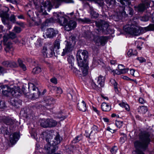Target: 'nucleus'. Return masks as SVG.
I'll return each mask as SVG.
<instances>
[{
  "mask_svg": "<svg viewBox=\"0 0 154 154\" xmlns=\"http://www.w3.org/2000/svg\"><path fill=\"white\" fill-rule=\"evenodd\" d=\"M120 106L123 108H125V109L127 111H129L130 109L129 105L126 103L122 102L119 104Z\"/></svg>",
  "mask_w": 154,
  "mask_h": 154,
  "instance_id": "obj_34",
  "label": "nucleus"
},
{
  "mask_svg": "<svg viewBox=\"0 0 154 154\" xmlns=\"http://www.w3.org/2000/svg\"><path fill=\"white\" fill-rule=\"evenodd\" d=\"M92 131L91 132L94 131L95 133H96L98 131V128L96 125H94L92 128Z\"/></svg>",
  "mask_w": 154,
  "mask_h": 154,
  "instance_id": "obj_55",
  "label": "nucleus"
},
{
  "mask_svg": "<svg viewBox=\"0 0 154 154\" xmlns=\"http://www.w3.org/2000/svg\"><path fill=\"white\" fill-rule=\"evenodd\" d=\"M3 41L5 50L6 52H9L10 51V41L7 36H4Z\"/></svg>",
  "mask_w": 154,
  "mask_h": 154,
  "instance_id": "obj_20",
  "label": "nucleus"
},
{
  "mask_svg": "<svg viewBox=\"0 0 154 154\" xmlns=\"http://www.w3.org/2000/svg\"><path fill=\"white\" fill-rule=\"evenodd\" d=\"M54 49L53 47H51L48 48L44 47L42 50V53L44 57H50L53 56L54 54Z\"/></svg>",
  "mask_w": 154,
  "mask_h": 154,
  "instance_id": "obj_10",
  "label": "nucleus"
},
{
  "mask_svg": "<svg viewBox=\"0 0 154 154\" xmlns=\"http://www.w3.org/2000/svg\"><path fill=\"white\" fill-rule=\"evenodd\" d=\"M125 31L127 33L134 35H138L141 33L149 30H154V24H151L144 28L139 27L130 22L124 27Z\"/></svg>",
  "mask_w": 154,
  "mask_h": 154,
  "instance_id": "obj_2",
  "label": "nucleus"
},
{
  "mask_svg": "<svg viewBox=\"0 0 154 154\" xmlns=\"http://www.w3.org/2000/svg\"><path fill=\"white\" fill-rule=\"evenodd\" d=\"M10 91L9 87L7 85H1L0 86V93L6 96H9Z\"/></svg>",
  "mask_w": 154,
  "mask_h": 154,
  "instance_id": "obj_18",
  "label": "nucleus"
},
{
  "mask_svg": "<svg viewBox=\"0 0 154 154\" xmlns=\"http://www.w3.org/2000/svg\"><path fill=\"white\" fill-rule=\"evenodd\" d=\"M45 102L46 103L45 107L47 109L51 110L53 108L54 101L52 98H48L45 100Z\"/></svg>",
  "mask_w": 154,
  "mask_h": 154,
  "instance_id": "obj_16",
  "label": "nucleus"
},
{
  "mask_svg": "<svg viewBox=\"0 0 154 154\" xmlns=\"http://www.w3.org/2000/svg\"><path fill=\"white\" fill-rule=\"evenodd\" d=\"M43 6L41 7V9L42 11H43L44 10L47 9L48 11H49L51 9L52 5L50 1H47L44 3L43 4Z\"/></svg>",
  "mask_w": 154,
  "mask_h": 154,
  "instance_id": "obj_22",
  "label": "nucleus"
},
{
  "mask_svg": "<svg viewBox=\"0 0 154 154\" xmlns=\"http://www.w3.org/2000/svg\"><path fill=\"white\" fill-rule=\"evenodd\" d=\"M152 2L154 5L153 1L150 2L147 0H144L143 1L142 4H140L137 7V9L138 11H144L146 9L148 8L150 6V3Z\"/></svg>",
  "mask_w": 154,
  "mask_h": 154,
  "instance_id": "obj_11",
  "label": "nucleus"
},
{
  "mask_svg": "<svg viewBox=\"0 0 154 154\" xmlns=\"http://www.w3.org/2000/svg\"><path fill=\"white\" fill-rule=\"evenodd\" d=\"M137 54V51L136 50L133 51L132 49H130L127 53L128 57H130L133 55H136Z\"/></svg>",
  "mask_w": 154,
  "mask_h": 154,
  "instance_id": "obj_40",
  "label": "nucleus"
},
{
  "mask_svg": "<svg viewBox=\"0 0 154 154\" xmlns=\"http://www.w3.org/2000/svg\"><path fill=\"white\" fill-rule=\"evenodd\" d=\"M74 60V58L72 56L69 57L67 58V61H68L69 63L71 64V66H72Z\"/></svg>",
  "mask_w": 154,
  "mask_h": 154,
  "instance_id": "obj_47",
  "label": "nucleus"
},
{
  "mask_svg": "<svg viewBox=\"0 0 154 154\" xmlns=\"http://www.w3.org/2000/svg\"><path fill=\"white\" fill-rule=\"evenodd\" d=\"M20 137L18 133L15 132L13 134L12 137L10 138V147L16 143Z\"/></svg>",
  "mask_w": 154,
  "mask_h": 154,
  "instance_id": "obj_17",
  "label": "nucleus"
},
{
  "mask_svg": "<svg viewBox=\"0 0 154 154\" xmlns=\"http://www.w3.org/2000/svg\"><path fill=\"white\" fill-rule=\"evenodd\" d=\"M123 124V122L122 121H116L115 123L116 126L119 128H121Z\"/></svg>",
  "mask_w": 154,
  "mask_h": 154,
  "instance_id": "obj_46",
  "label": "nucleus"
},
{
  "mask_svg": "<svg viewBox=\"0 0 154 154\" xmlns=\"http://www.w3.org/2000/svg\"><path fill=\"white\" fill-rule=\"evenodd\" d=\"M95 24L97 28L96 30L98 31V34L99 33L100 31L106 34L107 32L106 31L109 33V29H108L109 25L106 22L103 20H100L98 22L96 21Z\"/></svg>",
  "mask_w": 154,
  "mask_h": 154,
  "instance_id": "obj_8",
  "label": "nucleus"
},
{
  "mask_svg": "<svg viewBox=\"0 0 154 154\" xmlns=\"http://www.w3.org/2000/svg\"><path fill=\"white\" fill-rule=\"evenodd\" d=\"M42 71L41 69L39 67H36L33 69L32 73L34 74H38Z\"/></svg>",
  "mask_w": 154,
  "mask_h": 154,
  "instance_id": "obj_38",
  "label": "nucleus"
},
{
  "mask_svg": "<svg viewBox=\"0 0 154 154\" xmlns=\"http://www.w3.org/2000/svg\"><path fill=\"white\" fill-rule=\"evenodd\" d=\"M17 122L15 121V120L10 119V126L12 125L11 128L15 127L17 125ZM11 126H10V127Z\"/></svg>",
  "mask_w": 154,
  "mask_h": 154,
  "instance_id": "obj_48",
  "label": "nucleus"
},
{
  "mask_svg": "<svg viewBox=\"0 0 154 154\" xmlns=\"http://www.w3.org/2000/svg\"><path fill=\"white\" fill-rule=\"evenodd\" d=\"M10 21L13 23L16 22L15 17L13 15H12L10 17Z\"/></svg>",
  "mask_w": 154,
  "mask_h": 154,
  "instance_id": "obj_59",
  "label": "nucleus"
},
{
  "mask_svg": "<svg viewBox=\"0 0 154 154\" xmlns=\"http://www.w3.org/2000/svg\"><path fill=\"white\" fill-rule=\"evenodd\" d=\"M34 12L30 10H29L27 12V15L30 18L32 17L34 15Z\"/></svg>",
  "mask_w": 154,
  "mask_h": 154,
  "instance_id": "obj_51",
  "label": "nucleus"
},
{
  "mask_svg": "<svg viewBox=\"0 0 154 154\" xmlns=\"http://www.w3.org/2000/svg\"><path fill=\"white\" fill-rule=\"evenodd\" d=\"M52 2L54 4L58 5L60 3L62 2H65L66 3H73V2L72 0H53Z\"/></svg>",
  "mask_w": 154,
  "mask_h": 154,
  "instance_id": "obj_29",
  "label": "nucleus"
},
{
  "mask_svg": "<svg viewBox=\"0 0 154 154\" xmlns=\"http://www.w3.org/2000/svg\"><path fill=\"white\" fill-rule=\"evenodd\" d=\"M77 107L79 110L83 112L85 111L87 109L86 104L83 100L78 103Z\"/></svg>",
  "mask_w": 154,
  "mask_h": 154,
  "instance_id": "obj_23",
  "label": "nucleus"
},
{
  "mask_svg": "<svg viewBox=\"0 0 154 154\" xmlns=\"http://www.w3.org/2000/svg\"><path fill=\"white\" fill-rule=\"evenodd\" d=\"M67 97L70 100H72L73 98L75 97V95L72 91H71L67 93Z\"/></svg>",
  "mask_w": 154,
  "mask_h": 154,
  "instance_id": "obj_41",
  "label": "nucleus"
},
{
  "mask_svg": "<svg viewBox=\"0 0 154 154\" xmlns=\"http://www.w3.org/2000/svg\"><path fill=\"white\" fill-rule=\"evenodd\" d=\"M6 107L5 102L4 101H0V108L1 109L4 108Z\"/></svg>",
  "mask_w": 154,
  "mask_h": 154,
  "instance_id": "obj_50",
  "label": "nucleus"
},
{
  "mask_svg": "<svg viewBox=\"0 0 154 154\" xmlns=\"http://www.w3.org/2000/svg\"><path fill=\"white\" fill-rule=\"evenodd\" d=\"M95 38V43L97 46H100L101 45L103 46L106 44L107 38L106 37L101 36L98 37L97 38V39Z\"/></svg>",
  "mask_w": 154,
  "mask_h": 154,
  "instance_id": "obj_15",
  "label": "nucleus"
},
{
  "mask_svg": "<svg viewBox=\"0 0 154 154\" xmlns=\"http://www.w3.org/2000/svg\"><path fill=\"white\" fill-rule=\"evenodd\" d=\"M17 66V64L14 62L13 61L10 63V67H16Z\"/></svg>",
  "mask_w": 154,
  "mask_h": 154,
  "instance_id": "obj_60",
  "label": "nucleus"
},
{
  "mask_svg": "<svg viewBox=\"0 0 154 154\" xmlns=\"http://www.w3.org/2000/svg\"><path fill=\"white\" fill-rule=\"evenodd\" d=\"M110 82L111 84L114 85L115 90L116 92L118 91L117 83L115 80L112 79L110 80Z\"/></svg>",
  "mask_w": 154,
  "mask_h": 154,
  "instance_id": "obj_39",
  "label": "nucleus"
},
{
  "mask_svg": "<svg viewBox=\"0 0 154 154\" xmlns=\"http://www.w3.org/2000/svg\"><path fill=\"white\" fill-rule=\"evenodd\" d=\"M120 134L122 137L120 138V141L122 143H123L127 139L126 135L124 133H120Z\"/></svg>",
  "mask_w": 154,
  "mask_h": 154,
  "instance_id": "obj_36",
  "label": "nucleus"
},
{
  "mask_svg": "<svg viewBox=\"0 0 154 154\" xmlns=\"http://www.w3.org/2000/svg\"><path fill=\"white\" fill-rule=\"evenodd\" d=\"M126 11H127V13L130 15H132L134 13L133 9L129 6L127 7L126 8Z\"/></svg>",
  "mask_w": 154,
  "mask_h": 154,
  "instance_id": "obj_43",
  "label": "nucleus"
},
{
  "mask_svg": "<svg viewBox=\"0 0 154 154\" xmlns=\"http://www.w3.org/2000/svg\"><path fill=\"white\" fill-rule=\"evenodd\" d=\"M62 139L59 134H57L52 143H47L44 148L48 154H51L55 152L58 149L57 145L60 143Z\"/></svg>",
  "mask_w": 154,
  "mask_h": 154,
  "instance_id": "obj_4",
  "label": "nucleus"
},
{
  "mask_svg": "<svg viewBox=\"0 0 154 154\" xmlns=\"http://www.w3.org/2000/svg\"><path fill=\"white\" fill-rule=\"evenodd\" d=\"M23 93L28 97H31L29 93H26L24 86L22 87V90H20V87L18 86H14L12 87H10V97L11 96L14 97H17Z\"/></svg>",
  "mask_w": 154,
  "mask_h": 154,
  "instance_id": "obj_5",
  "label": "nucleus"
},
{
  "mask_svg": "<svg viewBox=\"0 0 154 154\" xmlns=\"http://www.w3.org/2000/svg\"><path fill=\"white\" fill-rule=\"evenodd\" d=\"M28 89L29 90L32 89L33 93L32 94L33 95L32 97L37 98L38 97L40 94V93L38 88L35 87L34 85L32 83H28Z\"/></svg>",
  "mask_w": 154,
  "mask_h": 154,
  "instance_id": "obj_13",
  "label": "nucleus"
},
{
  "mask_svg": "<svg viewBox=\"0 0 154 154\" xmlns=\"http://www.w3.org/2000/svg\"><path fill=\"white\" fill-rule=\"evenodd\" d=\"M129 70L128 68H126V69H124V68H123V69H122V70H117L116 71V74L118 75H120L121 74H124L126 73H127L128 71Z\"/></svg>",
  "mask_w": 154,
  "mask_h": 154,
  "instance_id": "obj_37",
  "label": "nucleus"
},
{
  "mask_svg": "<svg viewBox=\"0 0 154 154\" xmlns=\"http://www.w3.org/2000/svg\"><path fill=\"white\" fill-rule=\"evenodd\" d=\"M105 80V77L100 75L97 78V82L101 87H103L104 85Z\"/></svg>",
  "mask_w": 154,
  "mask_h": 154,
  "instance_id": "obj_26",
  "label": "nucleus"
},
{
  "mask_svg": "<svg viewBox=\"0 0 154 154\" xmlns=\"http://www.w3.org/2000/svg\"><path fill=\"white\" fill-rule=\"evenodd\" d=\"M82 139L81 136H77L75 138L72 140V142L73 143H77L79 141Z\"/></svg>",
  "mask_w": 154,
  "mask_h": 154,
  "instance_id": "obj_49",
  "label": "nucleus"
},
{
  "mask_svg": "<svg viewBox=\"0 0 154 154\" xmlns=\"http://www.w3.org/2000/svg\"><path fill=\"white\" fill-rule=\"evenodd\" d=\"M148 20V17L146 16L140 18L141 20L143 21H147Z\"/></svg>",
  "mask_w": 154,
  "mask_h": 154,
  "instance_id": "obj_61",
  "label": "nucleus"
},
{
  "mask_svg": "<svg viewBox=\"0 0 154 154\" xmlns=\"http://www.w3.org/2000/svg\"><path fill=\"white\" fill-rule=\"evenodd\" d=\"M53 18L55 21L64 26L65 30L69 31L74 29L76 27V22L72 20H68L63 16H60L57 13L54 14Z\"/></svg>",
  "mask_w": 154,
  "mask_h": 154,
  "instance_id": "obj_3",
  "label": "nucleus"
},
{
  "mask_svg": "<svg viewBox=\"0 0 154 154\" xmlns=\"http://www.w3.org/2000/svg\"><path fill=\"white\" fill-rule=\"evenodd\" d=\"M135 72V70L134 69H131L130 70V74L134 76H135V75L134 74Z\"/></svg>",
  "mask_w": 154,
  "mask_h": 154,
  "instance_id": "obj_63",
  "label": "nucleus"
},
{
  "mask_svg": "<svg viewBox=\"0 0 154 154\" xmlns=\"http://www.w3.org/2000/svg\"><path fill=\"white\" fill-rule=\"evenodd\" d=\"M138 112L140 114H145L147 111V107L145 106H140L137 109Z\"/></svg>",
  "mask_w": 154,
  "mask_h": 154,
  "instance_id": "obj_28",
  "label": "nucleus"
},
{
  "mask_svg": "<svg viewBox=\"0 0 154 154\" xmlns=\"http://www.w3.org/2000/svg\"><path fill=\"white\" fill-rule=\"evenodd\" d=\"M41 125L44 128L49 127L48 119H41L39 120Z\"/></svg>",
  "mask_w": 154,
  "mask_h": 154,
  "instance_id": "obj_27",
  "label": "nucleus"
},
{
  "mask_svg": "<svg viewBox=\"0 0 154 154\" xmlns=\"http://www.w3.org/2000/svg\"><path fill=\"white\" fill-rule=\"evenodd\" d=\"M105 2L109 6L111 5L114 3V1L113 0H105Z\"/></svg>",
  "mask_w": 154,
  "mask_h": 154,
  "instance_id": "obj_58",
  "label": "nucleus"
},
{
  "mask_svg": "<svg viewBox=\"0 0 154 154\" xmlns=\"http://www.w3.org/2000/svg\"><path fill=\"white\" fill-rule=\"evenodd\" d=\"M125 6H118L114 11L112 18L116 21H118L121 19L122 17L128 15L125 11Z\"/></svg>",
  "mask_w": 154,
  "mask_h": 154,
  "instance_id": "obj_7",
  "label": "nucleus"
},
{
  "mask_svg": "<svg viewBox=\"0 0 154 154\" xmlns=\"http://www.w3.org/2000/svg\"><path fill=\"white\" fill-rule=\"evenodd\" d=\"M19 2V0H10V2L14 4H18Z\"/></svg>",
  "mask_w": 154,
  "mask_h": 154,
  "instance_id": "obj_62",
  "label": "nucleus"
},
{
  "mask_svg": "<svg viewBox=\"0 0 154 154\" xmlns=\"http://www.w3.org/2000/svg\"><path fill=\"white\" fill-rule=\"evenodd\" d=\"M88 53L86 50H79L77 53L76 58L79 66H82L86 63L88 58Z\"/></svg>",
  "mask_w": 154,
  "mask_h": 154,
  "instance_id": "obj_6",
  "label": "nucleus"
},
{
  "mask_svg": "<svg viewBox=\"0 0 154 154\" xmlns=\"http://www.w3.org/2000/svg\"><path fill=\"white\" fill-rule=\"evenodd\" d=\"M101 108L103 111L107 112L111 109L110 106L107 103H103L101 105Z\"/></svg>",
  "mask_w": 154,
  "mask_h": 154,
  "instance_id": "obj_25",
  "label": "nucleus"
},
{
  "mask_svg": "<svg viewBox=\"0 0 154 154\" xmlns=\"http://www.w3.org/2000/svg\"><path fill=\"white\" fill-rule=\"evenodd\" d=\"M117 149L118 148L117 147L115 146L113 147L110 150V152L112 154H114L116 152Z\"/></svg>",
  "mask_w": 154,
  "mask_h": 154,
  "instance_id": "obj_52",
  "label": "nucleus"
},
{
  "mask_svg": "<svg viewBox=\"0 0 154 154\" xmlns=\"http://www.w3.org/2000/svg\"><path fill=\"white\" fill-rule=\"evenodd\" d=\"M42 136L44 139H45L47 143H52L51 140L52 138V137L49 132H43L42 134Z\"/></svg>",
  "mask_w": 154,
  "mask_h": 154,
  "instance_id": "obj_21",
  "label": "nucleus"
},
{
  "mask_svg": "<svg viewBox=\"0 0 154 154\" xmlns=\"http://www.w3.org/2000/svg\"><path fill=\"white\" fill-rule=\"evenodd\" d=\"M10 103L14 107L18 108L21 105L22 101L21 100L17 98L12 99L11 100Z\"/></svg>",
  "mask_w": 154,
  "mask_h": 154,
  "instance_id": "obj_19",
  "label": "nucleus"
},
{
  "mask_svg": "<svg viewBox=\"0 0 154 154\" xmlns=\"http://www.w3.org/2000/svg\"><path fill=\"white\" fill-rule=\"evenodd\" d=\"M18 62L19 63L20 66L23 69V70L25 71L26 69V66L23 63L22 60L20 59L18 60Z\"/></svg>",
  "mask_w": 154,
  "mask_h": 154,
  "instance_id": "obj_35",
  "label": "nucleus"
},
{
  "mask_svg": "<svg viewBox=\"0 0 154 154\" xmlns=\"http://www.w3.org/2000/svg\"><path fill=\"white\" fill-rule=\"evenodd\" d=\"M56 117L57 118L60 119V120L61 121H62L65 119L66 118L67 116H65L64 115H63V112H60V113L58 114V115Z\"/></svg>",
  "mask_w": 154,
  "mask_h": 154,
  "instance_id": "obj_44",
  "label": "nucleus"
},
{
  "mask_svg": "<svg viewBox=\"0 0 154 154\" xmlns=\"http://www.w3.org/2000/svg\"><path fill=\"white\" fill-rule=\"evenodd\" d=\"M50 81L51 82L53 83L54 85H56L57 83V79L53 77L50 79Z\"/></svg>",
  "mask_w": 154,
  "mask_h": 154,
  "instance_id": "obj_53",
  "label": "nucleus"
},
{
  "mask_svg": "<svg viewBox=\"0 0 154 154\" xmlns=\"http://www.w3.org/2000/svg\"><path fill=\"white\" fill-rule=\"evenodd\" d=\"M61 40L59 39H57L54 42V48L55 49H59L60 48V43Z\"/></svg>",
  "mask_w": 154,
  "mask_h": 154,
  "instance_id": "obj_30",
  "label": "nucleus"
},
{
  "mask_svg": "<svg viewBox=\"0 0 154 154\" xmlns=\"http://www.w3.org/2000/svg\"><path fill=\"white\" fill-rule=\"evenodd\" d=\"M66 46L65 48L63 49V51L62 53V55L64 56L67 53L71 52L73 50L74 46L72 45L70 42L66 41Z\"/></svg>",
  "mask_w": 154,
  "mask_h": 154,
  "instance_id": "obj_12",
  "label": "nucleus"
},
{
  "mask_svg": "<svg viewBox=\"0 0 154 154\" xmlns=\"http://www.w3.org/2000/svg\"><path fill=\"white\" fill-rule=\"evenodd\" d=\"M57 122L54 120L48 119L49 127H55L57 125Z\"/></svg>",
  "mask_w": 154,
  "mask_h": 154,
  "instance_id": "obj_31",
  "label": "nucleus"
},
{
  "mask_svg": "<svg viewBox=\"0 0 154 154\" xmlns=\"http://www.w3.org/2000/svg\"><path fill=\"white\" fill-rule=\"evenodd\" d=\"M150 135L149 132H144L139 137L140 140H136L134 143L135 150L134 152L136 154H145L140 149L145 150L148 147L150 141Z\"/></svg>",
  "mask_w": 154,
  "mask_h": 154,
  "instance_id": "obj_1",
  "label": "nucleus"
},
{
  "mask_svg": "<svg viewBox=\"0 0 154 154\" xmlns=\"http://www.w3.org/2000/svg\"><path fill=\"white\" fill-rule=\"evenodd\" d=\"M9 10L8 8L5 7L0 11V16L2 18L3 22L5 24H8L10 22L9 15L7 13Z\"/></svg>",
  "mask_w": 154,
  "mask_h": 154,
  "instance_id": "obj_9",
  "label": "nucleus"
},
{
  "mask_svg": "<svg viewBox=\"0 0 154 154\" xmlns=\"http://www.w3.org/2000/svg\"><path fill=\"white\" fill-rule=\"evenodd\" d=\"M2 65L5 67H8L10 65V62L9 61H4L2 63Z\"/></svg>",
  "mask_w": 154,
  "mask_h": 154,
  "instance_id": "obj_54",
  "label": "nucleus"
},
{
  "mask_svg": "<svg viewBox=\"0 0 154 154\" xmlns=\"http://www.w3.org/2000/svg\"><path fill=\"white\" fill-rule=\"evenodd\" d=\"M91 18H96L99 16V14L96 12L91 11L90 13Z\"/></svg>",
  "mask_w": 154,
  "mask_h": 154,
  "instance_id": "obj_45",
  "label": "nucleus"
},
{
  "mask_svg": "<svg viewBox=\"0 0 154 154\" xmlns=\"http://www.w3.org/2000/svg\"><path fill=\"white\" fill-rule=\"evenodd\" d=\"M21 30L20 27L15 26L14 28V31L15 32L19 33L21 31Z\"/></svg>",
  "mask_w": 154,
  "mask_h": 154,
  "instance_id": "obj_57",
  "label": "nucleus"
},
{
  "mask_svg": "<svg viewBox=\"0 0 154 154\" xmlns=\"http://www.w3.org/2000/svg\"><path fill=\"white\" fill-rule=\"evenodd\" d=\"M120 106L123 108H125V109L127 111H129L130 109L129 105L126 103L122 102L119 104Z\"/></svg>",
  "mask_w": 154,
  "mask_h": 154,
  "instance_id": "obj_32",
  "label": "nucleus"
},
{
  "mask_svg": "<svg viewBox=\"0 0 154 154\" xmlns=\"http://www.w3.org/2000/svg\"><path fill=\"white\" fill-rule=\"evenodd\" d=\"M81 67V70L83 75L84 76L86 75L88 72V66L85 63H83L82 66H80Z\"/></svg>",
  "mask_w": 154,
  "mask_h": 154,
  "instance_id": "obj_24",
  "label": "nucleus"
},
{
  "mask_svg": "<svg viewBox=\"0 0 154 154\" xmlns=\"http://www.w3.org/2000/svg\"><path fill=\"white\" fill-rule=\"evenodd\" d=\"M56 89L57 93V94H61L63 92V90L60 87H56Z\"/></svg>",
  "mask_w": 154,
  "mask_h": 154,
  "instance_id": "obj_56",
  "label": "nucleus"
},
{
  "mask_svg": "<svg viewBox=\"0 0 154 154\" xmlns=\"http://www.w3.org/2000/svg\"><path fill=\"white\" fill-rule=\"evenodd\" d=\"M120 106L123 108H125V109L127 111H129L130 109L129 105L126 103L122 102L119 104Z\"/></svg>",
  "mask_w": 154,
  "mask_h": 154,
  "instance_id": "obj_33",
  "label": "nucleus"
},
{
  "mask_svg": "<svg viewBox=\"0 0 154 154\" xmlns=\"http://www.w3.org/2000/svg\"><path fill=\"white\" fill-rule=\"evenodd\" d=\"M15 39L14 42L15 43H17L19 42L16 37L15 34L13 32L10 33V39Z\"/></svg>",
  "mask_w": 154,
  "mask_h": 154,
  "instance_id": "obj_42",
  "label": "nucleus"
},
{
  "mask_svg": "<svg viewBox=\"0 0 154 154\" xmlns=\"http://www.w3.org/2000/svg\"><path fill=\"white\" fill-rule=\"evenodd\" d=\"M58 32L57 31L54 30V29L52 28H49L47 30V32H45V35H43V36L45 38H52L56 36Z\"/></svg>",
  "mask_w": 154,
  "mask_h": 154,
  "instance_id": "obj_14",
  "label": "nucleus"
},
{
  "mask_svg": "<svg viewBox=\"0 0 154 154\" xmlns=\"http://www.w3.org/2000/svg\"><path fill=\"white\" fill-rule=\"evenodd\" d=\"M139 101L140 103L143 104L145 103V101L142 98H140L139 99Z\"/></svg>",
  "mask_w": 154,
  "mask_h": 154,
  "instance_id": "obj_64",
  "label": "nucleus"
}]
</instances>
